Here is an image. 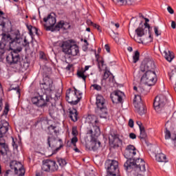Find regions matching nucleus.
<instances>
[{
    "instance_id": "f257e3e1",
    "label": "nucleus",
    "mask_w": 176,
    "mask_h": 176,
    "mask_svg": "<svg viewBox=\"0 0 176 176\" xmlns=\"http://www.w3.org/2000/svg\"><path fill=\"white\" fill-rule=\"evenodd\" d=\"M1 42L6 43L10 46V49L13 50L10 54L6 56V60L10 64H17L20 61V52H21V47H26L30 46V43L27 41V38L20 33V31L16 30L14 32V38L8 33H3L1 34ZM13 47H19L16 50H13Z\"/></svg>"
},
{
    "instance_id": "f03ea898",
    "label": "nucleus",
    "mask_w": 176,
    "mask_h": 176,
    "mask_svg": "<svg viewBox=\"0 0 176 176\" xmlns=\"http://www.w3.org/2000/svg\"><path fill=\"white\" fill-rule=\"evenodd\" d=\"M135 155H137V148L133 145H128L124 152V157L128 160L124 164V170L129 171V170L134 169L138 173H140V171L144 173L146 170L145 162H144V160L140 158L135 160V159L131 160Z\"/></svg>"
},
{
    "instance_id": "7ed1b4c3",
    "label": "nucleus",
    "mask_w": 176,
    "mask_h": 176,
    "mask_svg": "<svg viewBox=\"0 0 176 176\" xmlns=\"http://www.w3.org/2000/svg\"><path fill=\"white\" fill-rule=\"evenodd\" d=\"M153 69H155V63L153 60H144L140 65V71L145 72L141 78V81L147 86H155L157 82L156 72Z\"/></svg>"
},
{
    "instance_id": "20e7f679",
    "label": "nucleus",
    "mask_w": 176,
    "mask_h": 176,
    "mask_svg": "<svg viewBox=\"0 0 176 176\" xmlns=\"http://www.w3.org/2000/svg\"><path fill=\"white\" fill-rule=\"evenodd\" d=\"M48 130V134L49 136L47 137V145L50 148H56L58 144H59V146L57 147L53 152L52 155H56V153L63 148V140L61 139H58L53 134H55V135H57L58 134H60V126H57V124H51L47 127Z\"/></svg>"
},
{
    "instance_id": "39448f33",
    "label": "nucleus",
    "mask_w": 176,
    "mask_h": 176,
    "mask_svg": "<svg viewBox=\"0 0 176 176\" xmlns=\"http://www.w3.org/2000/svg\"><path fill=\"white\" fill-rule=\"evenodd\" d=\"M87 120L88 123L91 124V127L90 129H88L87 134H89L90 137H98L101 134V131H100V122H98L97 116L89 115Z\"/></svg>"
},
{
    "instance_id": "423d86ee",
    "label": "nucleus",
    "mask_w": 176,
    "mask_h": 176,
    "mask_svg": "<svg viewBox=\"0 0 176 176\" xmlns=\"http://www.w3.org/2000/svg\"><path fill=\"white\" fill-rule=\"evenodd\" d=\"M40 87L42 91H44V94H47L50 100V96L53 94V91L56 90V87L53 82V80L47 75H43V82L40 83Z\"/></svg>"
},
{
    "instance_id": "0eeeda50",
    "label": "nucleus",
    "mask_w": 176,
    "mask_h": 176,
    "mask_svg": "<svg viewBox=\"0 0 176 176\" xmlns=\"http://www.w3.org/2000/svg\"><path fill=\"white\" fill-rule=\"evenodd\" d=\"M63 52L69 56H78L79 54V47L76 44H71L68 41H64L62 44Z\"/></svg>"
},
{
    "instance_id": "6e6552de",
    "label": "nucleus",
    "mask_w": 176,
    "mask_h": 176,
    "mask_svg": "<svg viewBox=\"0 0 176 176\" xmlns=\"http://www.w3.org/2000/svg\"><path fill=\"white\" fill-rule=\"evenodd\" d=\"M96 106L98 108V111L100 113V117L103 119H107V116H108V111L107 109V106L105 105V100L102 96H98L96 97Z\"/></svg>"
},
{
    "instance_id": "1a4fd4ad",
    "label": "nucleus",
    "mask_w": 176,
    "mask_h": 176,
    "mask_svg": "<svg viewBox=\"0 0 176 176\" xmlns=\"http://www.w3.org/2000/svg\"><path fill=\"white\" fill-rule=\"evenodd\" d=\"M82 94L76 88H74V91H70L66 94V101H67L72 105H76L80 101L82 98Z\"/></svg>"
},
{
    "instance_id": "9d476101",
    "label": "nucleus",
    "mask_w": 176,
    "mask_h": 176,
    "mask_svg": "<svg viewBox=\"0 0 176 176\" xmlns=\"http://www.w3.org/2000/svg\"><path fill=\"white\" fill-rule=\"evenodd\" d=\"M43 21L45 23L44 24V28L46 31H56L54 29V25H56V14L54 13L49 14L46 17L43 18Z\"/></svg>"
},
{
    "instance_id": "9b49d317",
    "label": "nucleus",
    "mask_w": 176,
    "mask_h": 176,
    "mask_svg": "<svg viewBox=\"0 0 176 176\" xmlns=\"http://www.w3.org/2000/svg\"><path fill=\"white\" fill-rule=\"evenodd\" d=\"M50 98L47 96V94H43L38 96H35L32 98V102L37 107H45L50 104Z\"/></svg>"
},
{
    "instance_id": "f8f14e48",
    "label": "nucleus",
    "mask_w": 176,
    "mask_h": 176,
    "mask_svg": "<svg viewBox=\"0 0 176 176\" xmlns=\"http://www.w3.org/2000/svg\"><path fill=\"white\" fill-rule=\"evenodd\" d=\"M41 168L43 171L53 173V171H57L58 170V165L54 160H45L43 162Z\"/></svg>"
},
{
    "instance_id": "ddd939ff",
    "label": "nucleus",
    "mask_w": 176,
    "mask_h": 176,
    "mask_svg": "<svg viewBox=\"0 0 176 176\" xmlns=\"http://www.w3.org/2000/svg\"><path fill=\"white\" fill-rule=\"evenodd\" d=\"M167 102V98L164 95H159L155 97L153 102V107L157 112H160L163 107Z\"/></svg>"
},
{
    "instance_id": "4468645a",
    "label": "nucleus",
    "mask_w": 176,
    "mask_h": 176,
    "mask_svg": "<svg viewBox=\"0 0 176 176\" xmlns=\"http://www.w3.org/2000/svg\"><path fill=\"white\" fill-rule=\"evenodd\" d=\"M10 167L11 170H14L15 174L17 175L24 176L25 174V170L23 167V164L17 161H11L10 163Z\"/></svg>"
},
{
    "instance_id": "2eb2a0df",
    "label": "nucleus",
    "mask_w": 176,
    "mask_h": 176,
    "mask_svg": "<svg viewBox=\"0 0 176 176\" xmlns=\"http://www.w3.org/2000/svg\"><path fill=\"white\" fill-rule=\"evenodd\" d=\"M8 151H9V146L6 144L3 137L0 138V153L2 156H6L8 155Z\"/></svg>"
},
{
    "instance_id": "dca6fc26",
    "label": "nucleus",
    "mask_w": 176,
    "mask_h": 176,
    "mask_svg": "<svg viewBox=\"0 0 176 176\" xmlns=\"http://www.w3.org/2000/svg\"><path fill=\"white\" fill-rule=\"evenodd\" d=\"M137 36L141 38L144 36L146 34H148V32H150V30H148V28H145L143 25H140V26L135 30Z\"/></svg>"
},
{
    "instance_id": "f3484780",
    "label": "nucleus",
    "mask_w": 176,
    "mask_h": 176,
    "mask_svg": "<svg viewBox=\"0 0 176 176\" xmlns=\"http://www.w3.org/2000/svg\"><path fill=\"white\" fill-rule=\"evenodd\" d=\"M134 107H135V112L140 114V116H142V115H145V113H146V108L144 105V103L139 102V104H135Z\"/></svg>"
},
{
    "instance_id": "a211bd4d",
    "label": "nucleus",
    "mask_w": 176,
    "mask_h": 176,
    "mask_svg": "<svg viewBox=\"0 0 176 176\" xmlns=\"http://www.w3.org/2000/svg\"><path fill=\"white\" fill-rule=\"evenodd\" d=\"M123 96L124 94L120 91H116L114 92V96L111 97L113 102H122L123 101Z\"/></svg>"
},
{
    "instance_id": "6ab92c4d",
    "label": "nucleus",
    "mask_w": 176,
    "mask_h": 176,
    "mask_svg": "<svg viewBox=\"0 0 176 176\" xmlns=\"http://www.w3.org/2000/svg\"><path fill=\"white\" fill-rule=\"evenodd\" d=\"M60 28H62L63 30H69V28H71V25H69V23L64 22V21H60L54 27V30L56 31H60Z\"/></svg>"
},
{
    "instance_id": "aec40b11",
    "label": "nucleus",
    "mask_w": 176,
    "mask_h": 176,
    "mask_svg": "<svg viewBox=\"0 0 176 176\" xmlns=\"http://www.w3.org/2000/svg\"><path fill=\"white\" fill-rule=\"evenodd\" d=\"M110 141L111 140L114 146H120L122 144V140L119 138V135L113 134L111 138H109Z\"/></svg>"
},
{
    "instance_id": "412c9836",
    "label": "nucleus",
    "mask_w": 176,
    "mask_h": 176,
    "mask_svg": "<svg viewBox=\"0 0 176 176\" xmlns=\"http://www.w3.org/2000/svg\"><path fill=\"white\" fill-rule=\"evenodd\" d=\"M134 94H138V96H146L148 91H145L142 87H133Z\"/></svg>"
},
{
    "instance_id": "4be33fe9",
    "label": "nucleus",
    "mask_w": 176,
    "mask_h": 176,
    "mask_svg": "<svg viewBox=\"0 0 176 176\" xmlns=\"http://www.w3.org/2000/svg\"><path fill=\"white\" fill-rule=\"evenodd\" d=\"M96 137H92V138H94V140L91 142V148L94 151H97L101 145V142L96 140Z\"/></svg>"
},
{
    "instance_id": "5701e85b",
    "label": "nucleus",
    "mask_w": 176,
    "mask_h": 176,
    "mask_svg": "<svg viewBox=\"0 0 176 176\" xmlns=\"http://www.w3.org/2000/svg\"><path fill=\"white\" fill-rule=\"evenodd\" d=\"M110 76L111 72L108 71V69L106 68L104 70V75L102 76V79L100 82L102 87H105V81L109 78Z\"/></svg>"
},
{
    "instance_id": "b1692460",
    "label": "nucleus",
    "mask_w": 176,
    "mask_h": 176,
    "mask_svg": "<svg viewBox=\"0 0 176 176\" xmlns=\"http://www.w3.org/2000/svg\"><path fill=\"white\" fill-rule=\"evenodd\" d=\"M96 58L98 63V67L99 68V71H102V67H104V65H105L104 64V59L97 54H96Z\"/></svg>"
},
{
    "instance_id": "393cba45",
    "label": "nucleus",
    "mask_w": 176,
    "mask_h": 176,
    "mask_svg": "<svg viewBox=\"0 0 176 176\" xmlns=\"http://www.w3.org/2000/svg\"><path fill=\"white\" fill-rule=\"evenodd\" d=\"M164 56L166 60H167V61H169V63L173 61V59L174 58V55L173 52H170L169 50L164 51Z\"/></svg>"
},
{
    "instance_id": "a878e982",
    "label": "nucleus",
    "mask_w": 176,
    "mask_h": 176,
    "mask_svg": "<svg viewBox=\"0 0 176 176\" xmlns=\"http://www.w3.org/2000/svg\"><path fill=\"white\" fill-rule=\"evenodd\" d=\"M155 160L159 162H166L167 158L166 157V155L163 153H160L155 155Z\"/></svg>"
},
{
    "instance_id": "bb28decb",
    "label": "nucleus",
    "mask_w": 176,
    "mask_h": 176,
    "mask_svg": "<svg viewBox=\"0 0 176 176\" xmlns=\"http://www.w3.org/2000/svg\"><path fill=\"white\" fill-rule=\"evenodd\" d=\"M69 118L72 122H76V120H78V111L76 109H74L69 111Z\"/></svg>"
},
{
    "instance_id": "cd10ccee",
    "label": "nucleus",
    "mask_w": 176,
    "mask_h": 176,
    "mask_svg": "<svg viewBox=\"0 0 176 176\" xmlns=\"http://www.w3.org/2000/svg\"><path fill=\"white\" fill-rule=\"evenodd\" d=\"M8 46V44L6 43L0 42V56H3L6 51L8 50V48L6 47Z\"/></svg>"
},
{
    "instance_id": "c85d7f7f",
    "label": "nucleus",
    "mask_w": 176,
    "mask_h": 176,
    "mask_svg": "<svg viewBox=\"0 0 176 176\" xmlns=\"http://www.w3.org/2000/svg\"><path fill=\"white\" fill-rule=\"evenodd\" d=\"M3 12L0 10V27H1L2 30L5 28V25H6V19H5L2 15Z\"/></svg>"
},
{
    "instance_id": "c756f323",
    "label": "nucleus",
    "mask_w": 176,
    "mask_h": 176,
    "mask_svg": "<svg viewBox=\"0 0 176 176\" xmlns=\"http://www.w3.org/2000/svg\"><path fill=\"white\" fill-rule=\"evenodd\" d=\"M9 131V128H3L0 126V138L5 137V135Z\"/></svg>"
},
{
    "instance_id": "7c9ffc66",
    "label": "nucleus",
    "mask_w": 176,
    "mask_h": 176,
    "mask_svg": "<svg viewBox=\"0 0 176 176\" xmlns=\"http://www.w3.org/2000/svg\"><path fill=\"white\" fill-rule=\"evenodd\" d=\"M141 95L135 94V98L133 100V104L135 105V104H140V102H142L141 99Z\"/></svg>"
},
{
    "instance_id": "2f4dec72",
    "label": "nucleus",
    "mask_w": 176,
    "mask_h": 176,
    "mask_svg": "<svg viewBox=\"0 0 176 176\" xmlns=\"http://www.w3.org/2000/svg\"><path fill=\"white\" fill-rule=\"evenodd\" d=\"M170 80L173 79H176V70L175 69H172L171 72L168 73Z\"/></svg>"
},
{
    "instance_id": "473e14b6",
    "label": "nucleus",
    "mask_w": 176,
    "mask_h": 176,
    "mask_svg": "<svg viewBox=\"0 0 176 176\" xmlns=\"http://www.w3.org/2000/svg\"><path fill=\"white\" fill-rule=\"evenodd\" d=\"M140 60V52L135 51L134 55L133 56V61L134 63H137Z\"/></svg>"
},
{
    "instance_id": "72a5a7b5",
    "label": "nucleus",
    "mask_w": 176,
    "mask_h": 176,
    "mask_svg": "<svg viewBox=\"0 0 176 176\" xmlns=\"http://www.w3.org/2000/svg\"><path fill=\"white\" fill-rule=\"evenodd\" d=\"M57 162L60 167H64L67 164V161L63 158H57Z\"/></svg>"
},
{
    "instance_id": "f704fd0d",
    "label": "nucleus",
    "mask_w": 176,
    "mask_h": 176,
    "mask_svg": "<svg viewBox=\"0 0 176 176\" xmlns=\"http://www.w3.org/2000/svg\"><path fill=\"white\" fill-rule=\"evenodd\" d=\"M0 127H3L4 129H9V122L6 120H1L0 122Z\"/></svg>"
},
{
    "instance_id": "c9c22d12",
    "label": "nucleus",
    "mask_w": 176,
    "mask_h": 176,
    "mask_svg": "<svg viewBox=\"0 0 176 176\" xmlns=\"http://www.w3.org/2000/svg\"><path fill=\"white\" fill-rule=\"evenodd\" d=\"M91 87H93V90H96V91H101V90H102V87L98 84L91 85Z\"/></svg>"
},
{
    "instance_id": "e433bc0d",
    "label": "nucleus",
    "mask_w": 176,
    "mask_h": 176,
    "mask_svg": "<svg viewBox=\"0 0 176 176\" xmlns=\"http://www.w3.org/2000/svg\"><path fill=\"white\" fill-rule=\"evenodd\" d=\"M77 75L78 78H81L84 80V82H86V78L87 77L85 75V73L83 72H78Z\"/></svg>"
},
{
    "instance_id": "4c0bfd02",
    "label": "nucleus",
    "mask_w": 176,
    "mask_h": 176,
    "mask_svg": "<svg viewBox=\"0 0 176 176\" xmlns=\"http://www.w3.org/2000/svg\"><path fill=\"white\" fill-rule=\"evenodd\" d=\"M28 31H29V34L30 35V36H32V35H34V32H33V26L31 25H26Z\"/></svg>"
},
{
    "instance_id": "58836bf2",
    "label": "nucleus",
    "mask_w": 176,
    "mask_h": 176,
    "mask_svg": "<svg viewBox=\"0 0 176 176\" xmlns=\"http://www.w3.org/2000/svg\"><path fill=\"white\" fill-rule=\"evenodd\" d=\"M76 142H78V138L76 136H74L72 138L71 144H72L73 146H76Z\"/></svg>"
},
{
    "instance_id": "ea45409f",
    "label": "nucleus",
    "mask_w": 176,
    "mask_h": 176,
    "mask_svg": "<svg viewBox=\"0 0 176 176\" xmlns=\"http://www.w3.org/2000/svg\"><path fill=\"white\" fill-rule=\"evenodd\" d=\"M145 23L143 26L145 27V28H148V30H151V25L148 24L149 23V19L148 18H144Z\"/></svg>"
},
{
    "instance_id": "a19ab883",
    "label": "nucleus",
    "mask_w": 176,
    "mask_h": 176,
    "mask_svg": "<svg viewBox=\"0 0 176 176\" xmlns=\"http://www.w3.org/2000/svg\"><path fill=\"white\" fill-rule=\"evenodd\" d=\"M154 32L156 36H159V35H162V32L159 30V27L154 26Z\"/></svg>"
},
{
    "instance_id": "79ce46f5",
    "label": "nucleus",
    "mask_w": 176,
    "mask_h": 176,
    "mask_svg": "<svg viewBox=\"0 0 176 176\" xmlns=\"http://www.w3.org/2000/svg\"><path fill=\"white\" fill-rule=\"evenodd\" d=\"M170 138H171V133L170 132V131L166 129L165 132V139L170 140Z\"/></svg>"
},
{
    "instance_id": "37998d69",
    "label": "nucleus",
    "mask_w": 176,
    "mask_h": 176,
    "mask_svg": "<svg viewBox=\"0 0 176 176\" xmlns=\"http://www.w3.org/2000/svg\"><path fill=\"white\" fill-rule=\"evenodd\" d=\"M72 134L74 137H76V135H78V129H76V127L74 126L72 128Z\"/></svg>"
},
{
    "instance_id": "c03bdc74",
    "label": "nucleus",
    "mask_w": 176,
    "mask_h": 176,
    "mask_svg": "<svg viewBox=\"0 0 176 176\" xmlns=\"http://www.w3.org/2000/svg\"><path fill=\"white\" fill-rule=\"evenodd\" d=\"M11 90H16V94H18L19 97H20V89L19 88V86L15 87H11Z\"/></svg>"
},
{
    "instance_id": "a18cd8bd",
    "label": "nucleus",
    "mask_w": 176,
    "mask_h": 176,
    "mask_svg": "<svg viewBox=\"0 0 176 176\" xmlns=\"http://www.w3.org/2000/svg\"><path fill=\"white\" fill-rule=\"evenodd\" d=\"M40 58L42 60H47V58H46V54H45V53L43 52H40Z\"/></svg>"
},
{
    "instance_id": "49530a36",
    "label": "nucleus",
    "mask_w": 176,
    "mask_h": 176,
    "mask_svg": "<svg viewBox=\"0 0 176 176\" xmlns=\"http://www.w3.org/2000/svg\"><path fill=\"white\" fill-rule=\"evenodd\" d=\"M146 138V133H145V131H140V138L144 139Z\"/></svg>"
},
{
    "instance_id": "de8ad7c7",
    "label": "nucleus",
    "mask_w": 176,
    "mask_h": 176,
    "mask_svg": "<svg viewBox=\"0 0 176 176\" xmlns=\"http://www.w3.org/2000/svg\"><path fill=\"white\" fill-rule=\"evenodd\" d=\"M129 126L131 129H133L134 127V121L133 120V119H130L129 120Z\"/></svg>"
},
{
    "instance_id": "09e8293b",
    "label": "nucleus",
    "mask_w": 176,
    "mask_h": 176,
    "mask_svg": "<svg viewBox=\"0 0 176 176\" xmlns=\"http://www.w3.org/2000/svg\"><path fill=\"white\" fill-rule=\"evenodd\" d=\"M129 138L131 140H135V138H137V135L134 133H131L129 134Z\"/></svg>"
},
{
    "instance_id": "8fccbe9b",
    "label": "nucleus",
    "mask_w": 176,
    "mask_h": 176,
    "mask_svg": "<svg viewBox=\"0 0 176 176\" xmlns=\"http://www.w3.org/2000/svg\"><path fill=\"white\" fill-rule=\"evenodd\" d=\"M167 10L170 14H174V10L170 6L168 7Z\"/></svg>"
},
{
    "instance_id": "3c124183",
    "label": "nucleus",
    "mask_w": 176,
    "mask_h": 176,
    "mask_svg": "<svg viewBox=\"0 0 176 176\" xmlns=\"http://www.w3.org/2000/svg\"><path fill=\"white\" fill-rule=\"evenodd\" d=\"M135 41L138 42V43H142V39H141V37H138V36L135 38Z\"/></svg>"
},
{
    "instance_id": "603ef678",
    "label": "nucleus",
    "mask_w": 176,
    "mask_h": 176,
    "mask_svg": "<svg viewBox=\"0 0 176 176\" xmlns=\"http://www.w3.org/2000/svg\"><path fill=\"white\" fill-rule=\"evenodd\" d=\"M91 23L93 24L94 27L98 30V31H101V27L99 25L94 24L92 22Z\"/></svg>"
},
{
    "instance_id": "864d4df0",
    "label": "nucleus",
    "mask_w": 176,
    "mask_h": 176,
    "mask_svg": "<svg viewBox=\"0 0 176 176\" xmlns=\"http://www.w3.org/2000/svg\"><path fill=\"white\" fill-rule=\"evenodd\" d=\"M3 112L6 115H8V113L9 112V106L6 105L5 107V109H4Z\"/></svg>"
},
{
    "instance_id": "5fc2aeb1",
    "label": "nucleus",
    "mask_w": 176,
    "mask_h": 176,
    "mask_svg": "<svg viewBox=\"0 0 176 176\" xmlns=\"http://www.w3.org/2000/svg\"><path fill=\"white\" fill-rule=\"evenodd\" d=\"M104 49H105L106 52H107V53H109V52H111L109 45L108 44H106L104 45Z\"/></svg>"
},
{
    "instance_id": "6e6d98bb",
    "label": "nucleus",
    "mask_w": 176,
    "mask_h": 176,
    "mask_svg": "<svg viewBox=\"0 0 176 176\" xmlns=\"http://www.w3.org/2000/svg\"><path fill=\"white\" fill-rule=\"evenodd\" d=\"M171 27H172V28H173V30H175V28H176V23H175V21H172V22H171Z\"/></svg>"
},
{
    "instance_id": "4d7b16f0",
    "label": "nucleus",
    "mask_w": 176,
    "mask_h": 176,
    "mask_svg": "<svg viewBox=\"0 0 176 176\" xmlns=\"http://www.w3.org/2000/svg\"><path fill=\"white\" fill-rule=\"evenodd\" d=\"M117 2H118V3H120L121 5H123L124 2H127V0H117Z\"/></svg>"
},
{
    "instance_id": "13d9d810",
    "label": "nucleus",
    "mask_w": 176,
    "mask_h": 176,
    "mask_svg": "<svg viewBox=\"0 0 176 176\" xmlns=\"http://www.w3.org/2000/svg\"><path fill=\"white\" fill-rule=\"evenodd\" d=\"M3 107V103L2 102V99L0 98V111H2Z\"/></svg>"
},
{
    "instance_id": "bf43d9fd",
    "label": "nucleus",
    "mask_w": 176,
    "mask_h": 176,
    "mask_svg": "<svg viewBox=\"0 0 176 176\" xmlns=\"http://www.w3.org/2000/svg\"><path fill=\"white\" fill-rule=\"evenodd\" d=\"M32 31H33V34H34V32L35 33V34H38V29L36 28H35V27H34L33 26V28H32Z\"/></svg>"
},
{
    "instance_id": "052dcab7",
    "label": "nucleus",
    "mask_w": 176,
    "mask_h": 176,
    "mask_svg": "<svg viewBox=\"0 0 176 176\" xmlns=\"http://www.w3.org/2000/svg\"><path fill=\"white\" fill-rule=\"evenodd\" d=\"M140 128V131H145V127H144L143 125L139 126Z\"/></svg>"
},
{
    "instance_id": "680f3d73",
    "label": "nucleus",
    "mask_w": 176,
    "mask_h": 176,
    "mask_svg": "<svg viewBox=\"0 0 176 176\" xmlns=\"http://www.w3.org/2000/svg\"><path fill=\"white\" fill-rule=\"evenodd\" d=\"M173 141L174 142L175 146H176V135L174 138H172Z\"/></svg>"
},
{
    "instance_id": "e2e57ef3",
    "label": "nucleus",
    "mask_w": 176,
    "mask_h": 176,
    "mask_svg": "<svg viewBox=\"0 0 176 176\" xmlns=\"http://www.w3.org/2000/svg\"><path fill=\"white\" fill-rule=\"evenodd\" d=\"M137 124H138V126H139V127H140V126H142V122H141L140 121H137Z\"/></svg>"
},
{
    "instance_id": "0e129e2a",
    "label": "nucleus",
    "mask_w": 176,
    "mask_h": 176,
    "mask_svg": "<svg viewBox=\"0 0 176 176\" xmlns=\"http://www.w3.org/2000/svg\"><path fill=\"white\" fill-rule=\"evenodd\" d=\"M127 50H128V52H133V47H127Z\"/></svg>"
},
{
    "instance_id": "69168bd1",
    "label": "nucleus",
    "mask_w": 176,
    "mask_h": 176,
    "mask_svg": "<svg viewBox=\"0 0 176 176\" xmlns=\"http://www.w3.org/2000/svg\"><path fill=\"white\" fill-rule=\"evenodd\" d=\"M85 43H86V46H89V43L87 42V39L84 40Z\"/></svg>"
},
{
    "instance_id": "338daca9",
    "label": "nucleus",
    "mask_w": 176,
    "mask_h": 176,
    "mask_svg": "<svg viewBox=\"0 0 176 176\" xmlns=\"http://www.w3.org/2000/svg\"><path fill=\"white\" fill-rule=\"evenodd\" d=\"M89 68H90V66H85V71L89 70Z\"/></svg>"
},
{
    "instance_id": "774afa93",
    "label": "nucleus",
    "mask_w": 176,
    "mask_h": 176,
    "mask_svg": "<svg viewBox=\"0 0 176 176\" xmlns=\"http://www.w3.org/2000/svg\"><path fill=\"white\" fill-rule=\"evenodd\" d=\"M74 151H75V152H77V153L80 152V151L78 150V148H74Z\"/></svg>"
}]
</instances>
